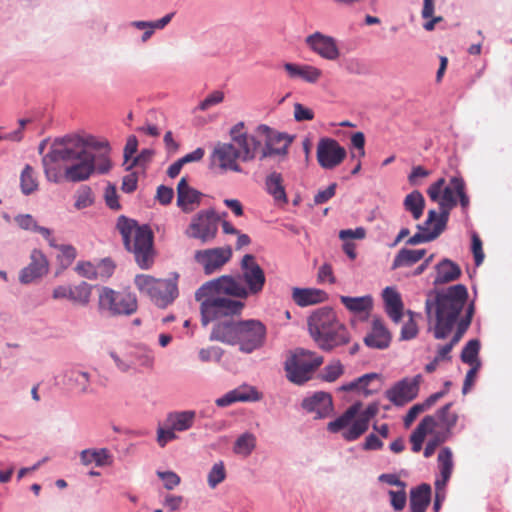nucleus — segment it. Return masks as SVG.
Returning a JSON list of instances; mask_svg holds the SVG:
<instances>
[{"label":"nucleus","mask_w":512,"mask_h":512,"mask_svg":"<svg viewBox=\"0 0 512 512\" xmlns=\"http://www.w3.org/2000/svg\"><path fill=\"white\" fill-rule=\"evenodd\" d=\"M103 148H108V144L93 136L69 134L56 138L42 158L46 179L53 183L63 180L76 183L89 179L96 169L101 174L107 173L111 168L107 157L101 158L98 166L95 164V152Z\"/></svg>","instance_id":"nucleus-1"},{"label":"nucleus","mask_w":512,"mask_h":512,"mask_svg":"<svg viewBox=\"0 0 512 512\" xmlns=\"http://www.w3.org/2000/svg\"><path fill=\"white\" fill-rule=\"evenodd\" d=\"M468 300V290L463 284L452 285L446 289L430 290L425 301V312L428 318V331L437 340L448 338L454 334L445 345H439L435 358L450 361V352L459 343L468 330L475 313L474 302L467 305L465 314H460Z\"/></svg>","instance_id":"nucleus-2"},{"label":"nucleus","mask_w":512,"mask_h":512,"mask_svg":"<svg viewBox=\"0 0 512 512\" xmlns=\"http://www.w3.org/2000/svg\"><path fill=\"white\" fill-rule=\"evenodd\" d=\"M267 339L266 325L258 319H223L214 324L210 340L237 346L239 351L251 354L261 349Z\"/></svg>","instance_id":"nucleus-3"},{"label":"nucleus","mask_w":512,"mask_h":512,"mask_svg":"<svg viewBox=\"0 0 512 512\" xmlns=\"http://www.w3.org/2000/svg\"><path fill=\"white\" fill-rule=\"evenodd\" d=\"M240 274L237 276L222 275L208 281L203 291L215 287L224 294L238 299H247L260 294L265 286L264 270L256 262L255 256L246 254L240 263Z\"/></svg>","instance_id":"nucleus-4"},{"label":"nucleus","mask_w":512,"mask_h":512,"mask_svg":"<svg viewBox=\"0 0 512 512\" xmlns=\"http://www.w3.org/2000/svg\"><path fill=\"white\" fill-rule=\"evenodd\" d=\"M125 248L134 255L141 269H149L155 258L153 232L147 225L138 226L136 221L120 216L117 220Z\"/></svg>","instance_id":"nucleus-5"},{"label":"nucleus","mask_w":512,"mask_h":512,"mask_svg":"<svg viewBox=\"0 0 512 512\" xmlns=\"http://www.w3.org/2000/svg\"><path fill=\"white\" fill-rule=\"evenodd\" d=\"M208 281L201 285L195 292L196 301L200 302L201 322L203 326H207L210 322L240 315L245 308L244 299H231L226 297L223 291L215 287H210L203 291Z\"/></svg>","instance_id":"nucleus-6"},{"label":"nucleus","mask_w":512,"mask_h":512,"mask_svg":"<svg viewBox=\"0 0 512 512\" xmlns=\"http://www.w3.org/2000/svg\"><path fill=\"white\" fill-rule=\"evenodd\" d=\"M177 278V274L174 279H156L150 275L141 274L135 277V285L156 306L166 308L178 297Z\"/></svg>","instance_id":"nucleus-7"},{"label":"nucleus","mask_w":512,"mask_h":512,"mask_svg":"<svg viewBox=\"0 0 512 512\" xmlns=\"http://www.w3.org/2000/svg\"><path fill=\"white\" fill-rule=\"evenodd\" d=\"M322 363V356L305 349H296L286 359L284 369L289 381L301 385L311 379L312 373Z\"/></svg>","instance_id":"nucleus-8"},{"label":"nucleus","mask_w":512,"mask_h":512,"mask_svg":"<svg viewBox=\"0 0 512 512\" xmlns=\"http://www.w3.org/2000/svg\"><path fill=\"white\" fill-rule=\"evenodd\" d=\"M137 298L127 291H115L102 287L98 297V310L108 316H129L136 312Z\"/></svg>","instance_id":"nucleus-9"},{"label":"nucleus","mask_w":512,"mask_h":512,"mask_svg":"<svg viewBox=\"0 0 512 512\" xmlns=\"http://www.w3.org/2000/svg\"><path fill=\"white\" fill-rule=\"evenodd\" d=\"M220 217L214 209L199 211L195 214L185 230V235L197 239L202 244L212 242L218 232Z\"/></svg>","instance_id":"nucleus-10"},{"label":"nucleus","mask_w":512,"mask_h":512,"mask_svg":"<svg viewBox=\"0 0 512 512\" xmlns=\"http://www.w3.org/2000/svg\"><path fill=\"white\" fill-rule=\"evenodd\" d=\"M244 129V122H238L231 127L229 135L240 154V161L250 162L254 160L258 154L259 156L261 155L262 139H260V135L257 133V127L253 133H247Z\"/></svg>","instance_id":"nucleus-11"},{"label":"nucleus","mask_w":512,"mask_h":512,"mask_svg":"<svg viewBox=\"0 0 512 512\" xmlns=\"http://www.w3.org/2000/svg\"><path fill=\"white\" fill-rule=\"evenodd\" d=\"M257 133L260 135V139H262L260 160L275 155L285 156L293 140V137L290 135L278 132L265 124L257 126Z\"/></svg>","instance_id":"nucleus-12"},{"label":"nucleus","mask_w":512,"mask_h":512,"mask_svg":"<svg viewBox=\"0 0 512 512\" xmlns=\"http://www.w3.org/2000/svg\"><path fill=\"white\" fill-rule=\"evenodd\" d=\"M445 183V178H439L428 187L427 194L433 202L438 203L441 212L439 222L443 220V225L446 226L451 209L457 205V195L451 181L447 186H445Z\"/></svg>","instance_id":"nucleus-13"},{"label":"nucleus","mask_w":512,"mask_h":512,"mask_svg":"<svg viewBox=\"0 0 512 512\" xmlns=\"http://www.w3.org/2000/svg\"><path fill=\"white\" fill-rule=\"evenodd\" d=\"M421 381L420 374L413 378H403L386 390L385 396L393 405L402 407L417 397Z\"/></svg>","instance_id":"nucleus-14"},{"label":"nucleus","mask_w":512,"mask_h":512,"mask_svg":"<svg viewBox=\"0 0 512 512\" xmlns=\"http://www.w3.org/2000/svg\"><path fill=\"white\" fill-rule=\"evenodd\" d=\"M232 257L230 246L198 250L195 252V261L202 266L206 275L220 270Z\"/></svg>","instance_id":"nucleus-15"},{"label":"nucleus","mask_w":512,"mask_h":512,"mask_svg":"<svg viewBox=\"0 0 512 512\" xmlns=\"http://www.w3.org/2000/svg\"><path fill=\"white\" fill-rule=\"evenodd\" d=\"M240 154L234 142H217L211 154V163L221 170L242 173L243 169L238 164Z\"/></svg>","instance_id":"nucleus-16"},{"label":"nucleus","mask_w":512,"mask_h":512,"mask_svg":"<svg viewBox=\"0 0 512 512\" xmlns=\"http://www.w3.org/2000/svg\"><path fill=\"white\" fill-rule=\"evenodd\" d=\"M338 321L335 311L331 307H320L308 317L307 325L311 337L317 343L322 336H328V330Z\"/></svg>","instance_id":"nucleus-17"},{"label":"nucleus","mask_w":512,"mask_h":512,"mask_svg":"<svg viewBox=\"0 0 512 512\" xmlns=\"http://www.w3.org/2000/svg\"><path fill=\"white\" fill-rule=\"evenodd\" d=\"M346 157V150L331 138H322L317 145V160L324 169H333Z\"/></svg>","instance_id":"nucleus-18"},{"label":"nucleus","mask_w":512,"mask_h":512,"mask_svg":"<svg viewBox=\"0 0 512 512\" xmlns=\"http://www.w3.org/2000/svg\"><path fill=\"white\" fill-rule=\"evenodd\" d=\"M305 42L311 50L324 59L336 60L340 55L336 40L331 36L315 32L309 35Z\"/></svg>","instance_id":"nucleus-19"},{"label":"nucleus","mask_w":512,"mask_h":512,"mask_svg":"<svg viewBox=\"0 0 512 512\" xmlns=\"http://www.w3.org/2000/svg\"><path fill=\"white\" fill-rule=\"evenodd\" d=\"M204 194L188 184L187 178L182 177L177 185V206L184 213H191L201 205Z\"/></svg>","instance_id":"nucleus-20"},{"label":"nucleus","mask_w":512,"mask_h":512,"mask_svg":"<svg viewBox=\"0 0 512 512\" xmlns=\"http://www.w3.org/2000/svg\"><path fill=\"white\" fill-rule=\"evenodd\" d=\"M30 260L29 265L20 271L19 281L22 284H30L48 272V260L42 251L34 249Z\"/></svg>","instance_id":"nucleus-21"},{"label":"nucleus","mask_w":512,"mask_h":512,"mask_svg":"<svg viewBox=\"0 0 512 512\" xmlns=\"http://www.w3.org/2000/svg\"><path fill=\"white\" fill-rule=\"evenodd\" d=\"M438 462H439V470L441 474V480L438 479L435 482L436 490L444 489L447 482L449 481L452 470H453V459H452V451L448 447H444L438 454ZM444 499V496H440L439 492L436 493V497L433 504V509L438 511L441 506V502Z\"/></svg>","instance_id":"nucleus-22"},{"label":"nucleus","mask_w":512,"mask_h":512,"mask_svg":"<svg viewBox=\"0 0 512 512\" xmlns=\"http://www.w3.org/2000/svg\"><path fill=\"white\" fill-rule=\"evenodd\" d=\"M378 411L379 407L376 402L369 404L367 408L359 414L358 418L354 420L352 425L343 432V438L347 441L358 439L367 431L370 419L376 416Z\"/></svg>","instance_id":"nucleus-23"},{"label":"nucleus","mask_w":512,"mask_h":512,"mask_svg":"<svg viewBox=\"0 0 512 512\" xmlns=\"http://www.w3.org/2000/svg\"><path fill=\"white\" fill-rule=\"evenodd\" d=\"M328 334V336H322L317 342L318 346L325 351H331L350 341V334L347 327L339 320L328 330Z\"/></svg>","instance_id":"nucleus-24"},{"label":"nucleus","mask_w":512,"mask_h":512,"mask_svg":"<svg viewBox=\"0 0 512 512\" xmlns=\"http://www.w3.org/2000/svg\"><path fill=\"white\" fill-rule=\"evenodd\" d=\"M302 407L308 412H315L316 418H325L332 411V397L326 392H316L303 399Z\"/></svg>","instance_id":"nucleus-25"},{"label":"nucleus","mask_w":512,"mask_h":512,"mask_svg":"<svg viewBox=\"0 0 512 512\" xmlns=\"http://www.w3.org/2000/svg\"><path fill=\"white\" fill-rule=\"evenodd\" d=\"M390 342V332L380 319H374L371 331L364 337L365 345L369 348L383 350L389 347Z\"/></svg>","instance_id":"nucleus-26"},{"label":"nucleus","mask_w":512,"mask_h":512,"mask_svg":"<svg viewBox=\"0 0 512 512\" xmlns=\"http://www.w3.org/2000/svg\"><path fill=\"white\" fill-rule=\"evenodd\" d=\"M435 269L436 276L433 281L435 286L455 281L461 276V269L459 265L448 258L441 260L435 266Z\"/></svg>","instance_id":"nucleus-27"},{"label":"nucleus","mask_w":512,"mask_h":512,"mask_svg":"<svg viewBox=\"0 0 512 512\" xmlns=\"http://www.w3.org/2000/svg\"><path fill=\"white\" fill-rule=\"evenodd\" d=\"M260 400L259 392L250 387L247 390L234 389L229 391L222 397L216 399L215 403L218 407H227L235 402H254Z\"/></svg>","instance_id":"nucleus-28"},{"label":"nucleus","mask_w":512,"mask_h":512,"mask_svg":"<svg viewBox=\"0 0 512 512\" xmlns=\"http://www.w3.org/2000/svg\"><path fill=\"white\" fill-rule=\"evenodd\" d=\"M383 300L387 315L395 322L401 321L403 316V302L400 294L392 287L383 290Z\"/></svg>","instance_id":"nucleus-29"},{"label":"nucleus","mask_w":512,"mask_h":512,"mask_svg":"<svg viewBox=\"0 0 512 512\" xmlns=\"http://www.w3.org/2000/svg\"><path fill=\"white\" fill-rule=\"evenodd\" d=\"M292 299L298 306L306 307L325 301L327 294L323 290L316 288H294Z\"/></svg>","instance_id":"nucleus-30"},{"label":"nucleus","mask_w":512,"mask_h":512,"mask_svg":"<svg viewBox=\"0 0 512 512\" xmlns=\"http://www.w3.org/2000/svg\"><path fill=\"white\" fill-rule=\"evenodd\" d=\"M437 425V420L434 416H425L417 425L415 430L410 435V442L412 444V451L419 452L422 449L423 442L428 433H431Z\"/></svg>","instance_id":"nucleus-31"},{"label":"nucleus","mask_w":512,"mask_h":512,"mask_svg":"<svg viewBox=\"0 0 512 512\" xmlns=\"http://www.w3.org/2000/svg\"><path fill=\"white\" fill-rule=\"evenodd\" d=\"M283 67L290 78H300L308 83H316L322 74L320 69L310 65L285 63Z\"/></svg>","instance_id":"nucleus-32"},{"label":"nucleus","mask_w":512,"mask_h":512,"mask_svg":"<svg viewBox=\"0 0 512 512\" xmlns=\"http://www.w3.org/2000/svg\"><path fill=\"white\" fill-rule=\"evenodd\" d=\"M196 412L194 410L173 411L168 413L166 424L176 432L189 430L195 422Z\"/></svg>","instance_id":"nucleus-33"},{"label":"nucleus","mask_w":512,"mask_h":512,"mask_svg":"<svg viewBox=\"0 0 512 512\" xmlns=\"http://www.w3.org/2000/svg\"><path fill=\"white\" fill-rule=\"evenodd\" d=\"M431 501V487L421 484L410 492V511L425 512Z\"/></svg>","instance_id":"nucleus-34"},{"label":"nucleus","mask_w":512,"mask_h":512,"mask_svg":"<svg viewBox=\"0 0 512 512\" xmlns=\"http://www.w3.org/2000/svg\"><path fill=\"white\" fill-rule=\"evenodd\" d=\"M64 383L72 388H77L81 394L89 392L90 374L76 368H70L63 372Z\"/></svg>","instance_id":"nucleus-35"},{"label":"nucleus","mask_w":512,"mask_h":512,"mask_svg":"<svg viewBox=\"0 0 512 512\" xmlns=\"http://www.w3.org/2000/svg\"><path fill=\"white\" fill-rule=\"evenodd\" d=\"M80 461L85 466L95 463L97 467H104L112 463V455L106 448L85 449L80 452Z\"/></svg>","instance_id":"nucleus-36"},{"label":"nucleus","mask_w":512,"mask_h":512,"mask_svg":"<svg viewBox=\"0 0 512 512\" xmlns=\"http://www.w3.org/2000/svg\"><path fill=\"white\" fill-rule=\"evenodd\" d=\"M426 254L425 249L402 248L394 257L392 269L410 267L420 261Z\"/></svg>","instance_id":"nucleus-37"},{"label":"nucleus","mask_w":512,"mask_h":512,"mask_svg":"<svg viewBox=\"0 0 512 512\" xmlns=\"http://www.w3.org/2000/svg\"><path fill=\"white\" fill-rule=\"evenodd\" d=\"M361 406L362 404L360 402L351 405L342 415L328 423V431L338 433L349 425L351 426L356 416L359 414Z\"/></svg>","instance_id":"nucleus-38"},{"label":"nucleus","mask_w":512,"mask_h":512,"mask_svg":"<svg viewBox=\"0 0 512 512\" xmlns=\"http://www.w3.org/2000/svg\"><path fill=\"white\" fill-rule=\"evenodd\" d=\"M266 191L276 202L286 203L287 196L283 185L282 175L278 172L270 173L265 180Z\"/></svg>","instance_id":"nucleus-39"},{"label":"nucleus","mask_w":512,"mask_h":512,"mask_svg":"<svg viewBox=\"0 0 512 512\" xmlns=\"http://www.w3.org/2000/svg\"><path fill=\"white\" fill-rule=\"evenodd\" d=\"M340 301L347 310L355 314L369 312L373 306V299L370 295L361 297L340 296Z\"/></svg>","instance_id":"nucleus-40"},{"label":"nucleus","mask_w":512,"mask_h":512,"mask_svg":"<svg viewBox=\"0 0 512 512\" xmlns=\"http://www.w3.org/2000/svg\"><path fill=\"white\" fill-rule=\"evenodd\" d=\"M403 206L407 212L411 213L413 219L419 220L423 215L425 199L420 191L414 190L406 195Z\"/></svg>","instance_id":"nucleus-41"},{"label":"nucleus","mask_w":512,"mask_h":512,"mask_svg":"<svg viewBox=\"0 0 512 512\" xmlns=\"http://www.w3.org/2000/svg\"><path fill=\"white\" fill-rule=\"evenodd\" d=\"M20 188L24 195H31L38 190L36 173L32 166L25 165L20 175Z\"/></svg>","instance_id":"nucleus-42"},{"label":"nucleus","mask_w":512,"mask_h":512,"mask_svg":"<svg viewBox=\"0 0 512 512\" xmlns=\"http://www.w3.org/2000/svg\"><path fill=\"white\" fill-rule=\"evenodd\" d=\"M480 341L478 339L469 340L466 345L463 347L460 358L463 363L470 365L471 367L479 364L481 366V362L478 358L480 351Z\"/></svg>","instance_id":"nucleus-43"},{"label":"nucleus","mask_w":512,"mask_h":512,"mask_svg":"<svg viewBox=\"0 0 512 512\" xmlns=\"http://www.w3.org/2000/svg\"><path fill=\"white\" fill-rule=\"evenodd\" d=\"M256 447V437L250 432L241 434L235 441L233 451L242 456H249Z\"/></svg>","instance_id":"nucleus-44"},{"label":"nucleus","mask_w":512,"mask_h":512,"mask_svg":"<svg viewBox=\"0 0 512 512\" xmlns=\"http://www.w3.org/2000/svg\"><path fill=\"white\" fill-rule=\"evenodd\" d=\"M446 229V226L443 225V220L438 223L436 227L431 229V232H421L418 231L416 234L411 236L407 241V245L415 246L421 243H427L435 240L440 236V234Z\"/></svg>","instance_id":"nucleus-45"},{"label":"nucleus","mask_w":512,"mask_h":512,"mask_svg":"<svg viewBox=\"0 0 512 512\" xmlns=\"http://www.w3.org/2000/svg\"><path fill=\"white\" fill-rule=\"evenodd\" d=\"M71 301L81 306H86L90 302L92 286L87 282H81L78 285L70 286Z\"/></svg>","instance_id":"nucleus-46"},{"label":"nucleus","mask_w":512,"mask_h":512,"mask_svg":"<svg viewBox=\"0 0 512 512\" xmlns=\"http://www.w3.org/2000/svg\"><path fill=\"white\" fill-rule=\"evenodd\" d=\"M452 403H447L437 411V418L440 423L445 427V433L450 435L451 429L456 425L458 416L456 413L451 412Z\"/></svg>","instance_id":"nucleus-47"},{"label":"nucleus","mask_w":512,"mask_h":512,"mask_svg":"<svg viewBox=\"0 0 512 512\" xmlns=\"http://www.w3.org/2000/svg\"><path fill=\"white\" fill-rule=\"evenodd\" d=\"M95 198L91 188L87 185L81 186L75 194L74 207L77 210H82L94 204Z\"/></svg>","instance_id":"nucleus-48"},{"label":"nucleus","mask_w":512,"mask_h":512,"mask_svg":"<svg viewBox=\"0 0 512 512\" xmlns=\"http://www.w3.org/2000/svg\"><path fill=\"white\" fill-rule=\"evenodd\" d=\"M226 478V470L224 463L219 461L215 463L207 475L208 486L211 489L216 488L220 483H222Z\"/></svg>","instance_id":"nucleus-49"},{"label":"nucleus","mask_w":512,"mask_h":512,"mask_svg":"<svg viewBox=\"0 0 512 512\" xmlns=\"http://www.w3.org/2000/svg\"><path fill=\"white\" fill-rule=\"evenodd\" d=\"M344 372V367L340 361H334L327 365L321 374V379L326 382H334L337 380Z\"/></svg>","instance_id":"nucleus-50"},{"label":"nucleus","mask_w":512,"mask_h":512,"mask_svg":"<svg viewBox=\"0 0 512 512\" xmlns=\"http://www.w3.org/2000/svg\"><path fill=\"white\" fill-rule=\"evenodd\" d=\"M224 97V92L220 90H215L198 104V106L195 108V111H206L212 106L222 103L224 101Z\"/></svg>","instance_id":"nucleus-51"},{"label":"nucleus","mask_w":512,"mask_h":512,"mask_svg":"<svg viewBox=\"0 0 512 512\" xmlns=\"http://www.w3.org/2000/svg\"><path fill=\"white\" fill-rule=\"evenodd\" d=\"M451 184L455 190L456 195L459 197L460 205L463 209H467L469 206V197L465 192V182L461 177H452Z\"/></svg>","instance_id":"nucleus-52"},{"label":"nucleus","mask_w":512,"mask_h":512,"mask_svg":"<svg viewBox=\"0 0 512 512\" xmlns=\"http://www.w3.org/2000/svg\"><path fill=\"white\" fill-rule=\"evenodd\" d=\"M449 437V434L445 433V432H437L433 438H431L425 448H424V452H423V455L425 458H429L431 457L436 448L443 442H445Z\"/></svg>","instance_id":"nucleus-53"},{"label":"nucleus","mask_w":512,"mask_h":512,"mask_svg":"<svg viewBox=\"0 0 512 512\" xmlns=\"http://www.w3.org/2000/svg\"><path fill=\"white\" fill-rule=\"evenodd\" d=\"M223 356V350L220 347L211 346L202 348L199 351V359L202 362L216 361L219 362Z\"/></svg>","instance_id":"nucleus-54"},{"label":"nucleus","mask_w":512,"mask_h":512,"mask_svg":"<svg viewBox=\"0 0 512 512\" xmlns=\"http://www.w3.org/2000/svg\"><path fill=\"white\" fill-rule=\"evenodd\" d=\"M178 436L176 431L171 426L167 425L166 428L158 427L157 429V443L160 447H165L169 442L176 440Z\"/></svg>","instance_id":"nucleus-55"},{"label":"nucleus","mask_w":512,"mask_h":512,"mask_svg":"<svg viewBox=\"0 0 512 512\" xmlns=\"http://www.w3.org/2000/svg\"><path fill=\"white\" fill-rule=\"evenodd\" d=\"M390 504L395 511H402L406 505L407 497L405 489L400 488L399 491L389 490Z\"/></svg>","instance_id":"nucleus-56"},{"label":"nucleus","mask_w":512,"mask_h":512,"mask_svg":"<svg viewBox=\"0 0 512 512\" xmlns=\"http://www.w3.org/2000/svg\"><path fill=\"white\" fill-rule=\"evenodd\" d=\"M156 474L164 482L167 490H173L181 482L180 477L173 471H157Z\"/></svg>","instance_id":"nucleus-57"},{"label":"nucleus","mask_w":512,"mask_h":512,"mask_svg":"<svg viewBox=\"0 0 512 512\" xmlns=\"http://www.w3.org/2000/svg\"><path fill=\"white\" fill-rule=\"evenodd\" d=\"M15 222L21 229L27 230V231H32V232H36V230L39 226L37 224L36 220L34 219V217L30 214L17 215L15 217Z\"/></svg>","instance_id":"nucleus-58"},{"label":"nucleus","mask_w":512,"mask_h":512,"mask_svg":"<svg viewBox=\"0 0 512 512\" xmlns=\"http://www.w3.org/2000/svg\"><path fill=\"white\" fill-rule=\"evenodd\" d=\"M153 155L154 151L152 149H143L137 156L133 157L126 170H131L135 166H145L152 160Z\"/></svg>","instance_id":"nucleus-59"},{"label":"nucleus","mask_w":512,"mask_h":512,"mask_svg":"<svg viewBox=\"0 0 512 512\" xmlns=\"http://www.w3.org/2000/svg\"><path fill=\"white\" fill-rule=\"evenodd\" d=\"M440 217H441V212L438 213L435 210H429L427 219L423 223L417 224L416 228L418 229V231H421L424 233L431 232V230L429 229L430 226L432 224H434L433 227H436L441 219Z\"/></svg>","instance_id":"nucleus-60"},{"label":"nucleus","mask_w":512,"mask_h":512,"mask_svg":"<svg viewBox=\"0 0 512 512\" xmlns=\"http://www.w3.org/2000/svg\"><path fill=\"white\" fill-rule=\"evenodd\" d=\"M75 270L80 276L87 279H95L98 276V270L91 262H79Z\"/></svg>","instance_id":"nucleus-61"},{"label":"nucleus","mask_w":512,"mask_h":512,"mask_svg":"<svg viewBox=\"0 0 512 512\" xmlns=\"http://www.w3.org/2000/svg\"><path fill=\"white\" fill-rule=\"evenodd\" d=\"M351 143L354 148L357 149L356 153H351L352 158H361L365 155L364 145H365V136L362 132H356L351 137Z\"/></svg>","instance_id":"nucleus-62"},{"label":"nucleus","mask_w":512,"mask_h":512,"mask_svg":"<svg viewBox=\"0 0 512 512\" xmlns=\"http://www.w3.org/2000/svg\"><path fill=\"white\" fill-rule=\"evenodd\" d=\"M417 333V324L412 318H410L401 328L400 339L411 340L417 336Z\"/></svg>","instance_id":"nucleus-63"},{"label":"nucleus","mask_w":512,"mask_h":512,"mask_svg":"<svg viewBox=\"0 0 512 512\" xmlns=\"http://www.w3.org/2000/svg\"><path fill=\"white\" fill-rule=\"evenodd\" d=\"M294 118L296 121H310L314 118V112L300 103L294 104Z\"/></svg>","instance_id":"nucleus-64"}]
</instances>
